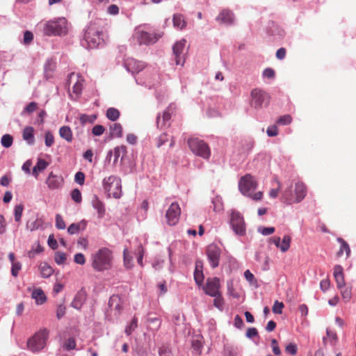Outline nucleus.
<instances>
[{
	"instance_id": "54",
	"label": "nucleus",
	"mask_w": 356,
	"mask_h": 356,
	"mask_svg": "<svg viewBox=\"0 0 356 356\" xmlns=\"http://www.w3.org/2000/svg\"><path fill=\"white\" fill-rule=\"evenodd\" d=\"M54 143V135L50 131L45 133V145L47 147H51Z\"/></svg>"
},
{
	"instance_id": "58",
	"label": "nucleus",
	"mask_w": 356,
	"mask_h": 356,
	"mask_svg": "<svg viewBox=\"0 0 356 356\" xmlns=\"http://www.w3.org/2000/svg\"><path fill=\"white\" fill-rule=\"evenodd\" d=\"M105 131L104 127L102 125L97 124L94 126L92 129V133L94 136H101Z\"/></svg>"
},
{
	"instance_id": "35",
	"label": "nucleus",
	"mask_w": 356,
	"mask_h": 356,
	"mask_svg": "<svg viewBox=\"0 0 356 356\" xmlns=\"http://www.w3.org/2000/svg\"><path fill=\"white\" fill-rule=\"evenodd\" d=\"M106 117L112 121L117 120L120 117V111L115 108H109L106 111Z\"/></svg>"
},
{
	"instance_id": "1",
	"label": "nucleus",
	"mask_w": 356,
	"mask_h": 356,
	"mask_svg": "<svg viewBox=\"0 0 356 356\" xmlns=\"http://www.w3.org/2000/svg\"><path fill=\"white\" fill-rule=\"evenodd\" d=\"M90 260L91 266L95 271L108 270L113 266V252L108 248H101L91 254Z\"/></svg>"
},
{
	"instance_id": "20",
	"label": "nucleus",
	"mask_w": 356,
	"mask_h": 356,
	"mask_svg": "<svg viewBox=\"0 0 356 356\" xmlns=\"http://www.w3.org/2000/svg\"><path fill=\"white\" fill-rule=\"evenodd\" d=\"M216 19L221 23L231 24L234 22V16L232 12L228 10H223L217 17Z\"/></svg>"
},
{
	"instance_id": "46",
	"label": "nucleus",
	"mask_w": 356,
	"mask_h": 356,
	"mask_svg": "<svg viewBox=\"0 0 356 356\" xmlns=\"http://www.w3.org/2000/svg\"><path fill=\"white\" fill-rule=\"evenodd\" d=\"M292 121V118L290 115H284L278 118L277 124L281 125L289 124Z\"/></svg>"
},
{
	"instance_id": "4",
	"label": "nucleus",
	"mask_w": 356,
	"mask_h": 356,
	"mask_svg": "<svg viewBox=\"0 0 356 356\" xmlns=\"http://www.w3.org/2000/svg\"><path fill=\"white\" fill-rule=\"evenodd\" d=\"M103 188L108 197L118 199L122 196L121 179L115 175L105 177L102 181Z\"/></svg>"
},
{
	"instance_id": "33",
	"label": "nucleus",
	"mask_w": 356,
	"mask_h": 356,
	"mask_svg": "<svg viewBox=\"0 0 356 356\" xmlns=\"http://www.w3.org/2000/svg\"><path fill=\"white\" fill-rule=\"evenodd\" d=\"M291 241V237L288 235H285L283 237L282 240V241L280 240V250L282 252H285L289 249Z\"/></svg>"
},
{
	"instance_id": "32",
	"label": "nucleus",
	"mask_w": 356,
	"mask_h": 356,
	"mask_svg": "<svg viewBox=\"0 0 356 356\" xmlns=\"http://www.w3.org/2000/svg\"><path fill=\"white\" fill-rule=\"evenodd\" d=\"M173 25L176 28L182 29L186 26V23L181 15L175 14L173 15Z\"/></svg>"
},
{
	"instance_id": "44",
	"label": "nucleus",
	"mask_w": 356,
	"mask_h": 356,
	"mask_svg": "<svg viewBox=\"0 0 356 356\" xmlns=\"http://www.w3.org/2000/svg\"><path fill=\"white\" fill-rule=\"evenodd\" d=\"M119 302H120V298H119L118 296H113L109 299L108 306L111 308L115 307V309L119 310L120 309Z\"/></svg>"
},
{
	"instance_id": "60",
	"label": "nucleus",
	"mask_w": 356,
	"mask_h": 356,
	"mask_svg": "<svg viewBox=\"0 0 356 356\" xmlns=\"http://www.w3.org/2000/svg\"><path fill=\"white\" fill-rule=\"evenodd\" d=\"M74 180L75 181L80 184V185H83L84 184V181H85V175L83 172H78L76 173L75 175V177H74Z\"/></svg>"
},
{
	"instance_id": "6",
	"label": "nucleus",
	"mask_w": 356,
	"mask_h": 356,
	"mask_svg": "<svg viewBox=\"0 0 356 356\" xmlns=\"http://www.w3.org/2000/svg\"><path fill=\"white\" fill-rule=\"evenodd\" d=\"M84 40L90 49L97 47L104 40L102 31L95 24H90L84 35Z\"/></svg>"
},
{
	"instance_id": "10",
	"label": "nucleus",
	"mask_w": 356,
	"mask_h": 356,
	"mask_svg": "<svg viewBox=\"0 0 356 356\" xmlns=\"http://www.w3.org/2000/svg\"><path fill=\"white\" fill-rule=\"evenodd\" d=\"M251 105L256 109L261 108L264 103L268 104V95L260 89H254L251 92Z\"/></svg>"
},
{
	"instance_id": "64",
	"label": "nucleus",
	"mask_w": 356,
	"mask_h": 356,
	"mask_svg": "<svg viewBox=\"0 0 356 356\" xmlns=\"http://www.w3.org/2000/svg\"><path fill=\"white\" fill-rule=\"evenodd\" d=\"M266 133L268 136H276L278 134L277 127L275 125L268 127Z\"/></svg>"
},
{
	"instance_id": "31",
	"label": "nucleus",
	"mask_w": 356,
	"mask_h": 356,
	"mask_svg": "<svg viewBox=\"0 0 356 356\" xmlns=\"http://www.w3.org/2000/svg\"><path fill=\"white\" fill-rule=\"evenodd\" d=\"M48 165L49 163L44 159H39L36 165L33 167V174L35 176V177H37L38 172L44 170L48 166Z\"/></svg>"
},
{
	"instance_id": "53",
	"label": "nucleus",
	"mask_w": 356,
	"mask_h": 356,
	"mask_svg": "<svg viewBox=\"0 0 356 356\" xmlns=\"http://www.w3.org/2000/svg\"><path fill=\"white\" fill-rule=\"evenodd\" d=\"M23 206L22 204H18L15 207V220L16 222H19L21 220L22 211H23Z\"/></svg>"
},
{
	"instance_id": "21",
	"label": "nucleus",
	"mask_w": 356,
	"mask_h": 356,
	"mask_svg": "<svg viewBox=\"0 0 356 356\" xmlns=\"http://www.w3.org/2000/svg\"><path fill=\"white\" fill-rule=\"evenodd\" d=\"M338 341L337 333L330 329L326 330V337L323 338V343L324 346H326L327 343L332 346H335Z\"/></svg>"
},
{
	"instance_id": "40",
	"label": "nucleus",
	"mask_w": 356,
	"mask_h": 356,
	"mask_svg": "<svg viewBox=\"0 0 356 356\" xmlns=\"http://www.w3.org/2000/svg\"><path fill=\"white\" fill-rule=\"evenodd\" d=\"M341 290V296L345 302H348L352 297V291L350 287L343 286Z\"/></svg>"
},
{
	"instance_id": "27",
	"label": "nucleus",
	"mask_w": 356,
	"mask_h": 356,
	"mask_svg": "<svg viewBox=\"0 0 356 356\" xmlns=\"http://www.w3.org/2000/svg\"><path fill=\"white\" fill-rule=\"evenodd\" d=\"M39 269L41 276L44 278H48L54 273L53 268L46 262L41 263Z\"/></svg>"
},
{
	"instance_id": "24",
	"label": "nucleus",
	"mask_w": 356,
	"mask_h": 356,
	"mask_svg": "<svg viewBox=\"0 0 356 356\" xmlns=\"http://www.w3.org/2000/svg\"><path fill=\"white\" fill-rule=\"evenodd\" d=\"M22 137L29 144L34 143V129L32 127H26L23 130Z\"/></svg>"
},
{
	"instance_id": "18",
	"label": "nucleus",
	"mask_w": 356,
	"mask_h": 356,
	"mask_svg": "<svg viewBox=\"0 0 356 356\" xmlns=\"http://www.w3.org/2000/svg\"><path fill=\"white\" fill-rule=\"evenodd\" d=\"M172 113V108L170 107H168L163 113L162 119H161L160 115H158L156 118L157 127L163 129L165 127L168 126V122L170 121L171 118Z\"/></svg>"
},
{
	"instance_id": "57",
	"label": "nucleus",
	"mask_w": 356,
	"mask_h": 356,
	"mask_svg": "<svg viewBox=\"0 0 356 356\" xmlns=\"http://www.w3.org/2000/svg\"><path fill=\"white\" fill-rule=\"evenodd\" d=\"M74 261L76 264L83 265L86 264V258L83 254L76 253L74 257Z\"/></svg>"
},
{
	"instance_id": "15",
	"label": "nucleus",
	"mask_w": 356,
	"mask_h": 356,
	"mask_svg": "<svg viewBox=\"0 0 356 356\" xmlns=\"http://www.w3.org/2000/svg\"><path fill=\"white\" fill-rule=\"evenodd\" d=\"M181 215V208L179 204L175 202H172L165 213V218L168 221H178Z\"/></svg>"
},
{
	"instance_id": "62",
	"label": "nucleus",
	"mask_w": 356,
	"mask_h": 356,
	"mask_svg": "<svg viewBox=\"0 0 356 356\" xmlns=\"http://www.w3.org/2000/svg\"><path fill=\"white\" fill-rule=\"evenodd\" d=\"M286 352L292 355H295L297 353V346L293 343L288 344L286 346Z\"/></svg>"
},
{
	"instance_id": "19",
	"label": "nucleus",
	"mask_w": 356,
	"mask_h": 356,
	"mask_svg": "<svg viewBox=\"0 0 356 356\" xmlns=\"http://www.w3.org/2000/svg\"><path fill=\"white\" fill-rule=\"evenodd\" d=\"M46 183L49 188L56 189L61 186L63 179L61 177H58L55 175L53 172H50Z\"/></svg>"
},
{
	"instance_id": "56",
	"label": "nucleus",
	"mask_w": 356,
	"mask_h": 356,
	"mask_svg": "<svg viewBox=\"0 0 356 356\" xmlns=\"http://www.w3.org/2000/svg\"><path fill=\"white\" fill-rule=\"evenodd\" d=\"M159 356H172L170 348L167 346H162L159 350Z\"/></svg>"
},
{
	"instance_id": "30",
	"label": "nucleus",
	"mask_w": 356,
	"mask_h": 356,
	"mask_svg": "<svg viewBox=\"0 0 356 356\" xmlns=\"http://www.w3.org/2000/svg\"><path fill=\"white\" fill-rule=\"evenodd\" d=\"M110 132L112 137L120 138L122 136V127L119 123H114L110 127Z\"/></svg>"
},
{
	"instance_id": "34",
	"label": "nucleus",
	"mask_w": 356,
	"mask_h": 356,
	"mask_svg": "<svg viewBox=\"0 0 356 356\" xmlns=\"http://www.w3.org/2000/svg\"><path fill=\"white\" fill-rule=\"evenodd\" d=\"M234 232L238 236H243L245 234V224H230Z\"/></svg>"
},
{
	"instance_id": "13",
	"label": "nucleus",
	"mask_w": 356,
	"mask_h": 356,
	"mask_svg": "<svg viewBox=\"0 0 356 356\" xmlns=\"http://www.w3.org/2000/svg\"><path fill=\"white\" fill-rule=\"evenodd\" d=\"M67 82L69 85L73 83L72 92L76 96H79L82 92L85 82L84 79L79 74L71 73L69 75Z\"/></svg>"
},
{
	"instance_id": "29",
	"label": "nucleus",
	"mask_w": 356,
	"mask_h": 356,
	"mask_svg": "<svg viewBox=\"0 0 356 356\" xmlns=\"http://www.w3.org/2000/svg\"><path fill=\"white\" fill-rule=\"evenodd\" d=\"M114 163H116L118 159L121 156L122 159L127 154V147L125 145H120L115 147L114 149Z\"/></svg>"
},
{
	"instance_id": "43",
	"label": "nucleus",
	"mask_w": 356,
	"mask_h": 356,
	"mask_svg": "<svg viewBox=\"0 0 356 356\" xmlns=\"http://www.w3.org/2000/svg\"><path fill=\"white\" fill-rule=\"evenodd\" d=\"M138 326V319L134 317L133 318L130 324L126 327L125 332L127 335H130L132 332Z\"/></svg>"
},
{
	"instance_id": "11",
	"label": "nucleus",
	"mask_w": 356,
	"mask_h": 356,
	"mask_svg": "<svg viewBox=\"0 0 356 356\" xmlns=\"http://www.w3.org/2000/svg\"><path fill=\"white\" fill-rule=\"evenodd\" d=\"M162 34L152 33L147 31L138 30L135 33V37L140 44H151L155 43Z\"/></svg>"
},
{
	"instance_id": "49",
	"label": "nucleus",
	"mask_w": 356,
	"mask_h": 356,
	"mask_svg": "<svg viewBox=\"0 0 356 356\" xmlns=\"http://www.w3.org/2000/svg\"><path fill=\"white\" fill-rule=\"evenodd\" d=\"M54 259L57 264H63L66 261V254L64 252H57L55 254Z\"/></svg>"
},
{
	"instance_id": "37",
	"label": "nucleus",
	"mask_w": 356,
	"mask_h": 356,
	"mask_svg": "<svg viewBox=\"0 0 356 356\" xmlns=\"http://www.w3.org/2000/svg\"><path fill=\"white\" fill-rule=\"evenodd\" d=\"M43 248L38 243L33 245L32 248L28 252V257L29 258H33L37 254L43 252Z\"/></svg>"
},
{
	"instance_id": "55",
	"label": "nucleus",
	"mask_w": 356,
	"mask_h": 356,
	"mask_svg": "<svg viewBox=\"0 0 356 356\" xmlns=\"http://www.w3.org/2000/svg\"><path fill=\"white\" fill-rule=\"evenodd\" d=\"M258 232L264 236H268L273 234L275 232V228L273 227H258Z\"/></svg>"
},
{
	"instance_id": "48",
	"label": "nucleus",
	"mask_w": 356,
	"mask_h": 356,
	"mask_svg": "<svg viewBox=\"0 0 356 356\" xmlns=\"http://www.w3.org/2000/svg\"><path fill=\"white\" fill-rule=\"evenodd\" d=\"M11 265V274L13 277H17L22 269V264L19 261H16Z\"/></svg>"
},
{
	"instance_id": "47",
	"label": "nucleus",
	"mask_w": 356,
	"mask_h": 356,
	"mask_svg": "<svg viewBox=\"0 0 356 356\" xmlns=\"http://www.w3.org/2000/svg\"><path fill=\"white\" fill-rule=\"evenodd\" d=\"M38 108V104L32 102L29 103L24 109L22 114L27 113L31 114L33 113Z\"/></svg>"
},
{
	"instance_id": "36",
	"label": "nucleus",
	"mask_w": 356,
	"mask_h": 356,
	"mask_svg": "<svg viewBox=\"0 0 356 356\" xmlns=\"http://www.w3.org/2000/svg\"><path fill=\"white\" fill-rule=\"evenodd\" d=\"M97 119V116L95 115H86V114H81L79 116V120L82 124H86V123H93Z\"/></svg>"
},
{
	"instance_id": "39",
	"label": "nucleus",
	"mask_w": 356,
	"mask_h": 356,
	"mask_svg": "<svg viewBox=\"0 0 356 356\" xmlns=\"http://www.w3.org/2000/svg\"><path fill=\"white\" fill-rule=\"evenodd\" d=\"M76 341L72 337H70L67 339H66L63 345V348L66 350H74L76 348Z\"/></svg>"
},
{
	"instance_id": "8",
	"label": "nucleus",
	"mask_w": 356,
	"mask_h": 356,
	"mask_svg": "<svg viewBox=\"0 0 356 356\" xmlns=\"http://www.w3.org/2000/svg\"><path fill=\"white\" fill-rule=\"evenodd\" d=\"M191 150L197 156L208 159L211 155L210 148L203 140L198 138H191L188 140Z\"/></svg>"
},
{
	"instance_id": "14",
	"label": "nucleus",
	"mask_w": 356,
	"mask_h": 356,
	"mask_svg": "<svg viewBox=\"0 0 356 356\" xmlns=\"http://www.w3.org/2000/svg\"><path fill=\"white\" fill-rule=\"evenodd\" d=\"M186 40H181V41L177 42L174 47H173V54L175 56V63L176 65H183L185 58L184 55L183 54L185 44H186Z\"/></svg>"
},
{
	"instance_id": "59",
	"label": "nucleus",
	"mask_w": 356,
	"mask_h": 356,
	"mask_svg": "<svg viewBox=\"0 0 356 356\" xmlns=\"http://www.w3.org/2000/svg\"><path fill=\"white\" fill-rule=\"evenodd\" d=\"M164 262V259L156 258L152 263V267L156 270H160L163 268Z\"/></svg>"
},
{
	"instance_id": "38",
	"label": "nucleus",
	"mask_w": 356,
	"mask_h": 356,
	"mask_svg": "<svg viewBox=\"0 0 356 356\" xmlns=\"http://www.w3.org/2000/svg\"><path fill=\"white\" fill-rule=\"evenodd\" d=\"M230 222H243V217L240 212L232 210L230 212Z\"/></svg>"
},
{
	"instance_id": "7",
	"label": "nucleus",
	"mask_w": 356,
	"mask_h": 356,
	"mask_svg": "<svg viewBox=\"0 0 356 356\" xmlns=\"http://www.w3.org/2000/svg\"><path fill=\"white\" fill-rule=\"evenodd\" d=\"M67 20L59 18L56 21H49L44 24V33L47 35H61L67 31Z\"/></svg>"
},
{
	"instance_id": "17",
	"label": "nucleus",
	"mask_w": 356,
	"mask_h": 356,
	"mask_svg": "<svg viewBox=\"0 0 356 356\" xmlns=\"http://www.w3.org/2000/svg\"><path fill=\"white\" fill-rule=\"evenodd\" d=\"M343 271V269L340 265H336L334 268L333 275L338 289H342L346 285Z\"/></svg>"
},
{
	"instance_id": "28",
	"label": "nucleus",
	"mask_w": 356,
	"mask_h": 356,
	"mask_svg": "<svg viewBox=\"0 0 356 356\" xmlns=\"http://www.w3.org/2000/svg\"><path fill=\"white\" fill-rule=\"evenodd\" d=\"M92 206L97 211L98 217L102 218L105 214V207L104 203L100 201L97 197L92 200Z\"/></svg>"
},
{
	"instance_id": "63",
	"label": "nucleus",
	"mask_w": 356,
	"mask_h": 356,
	"mask_svg": "<svg viewBox=\"0 0 356 356\" xmlns=\"http://www.w3.org/2000/svg\"><path fill=\"white\" fill-rule=\"evenodd\" d=\"M66 308L63 305H59L56 309V317L60 319L65 314Z\"/></svg>"
},
{
	"instance_id": "22",
	"label": "nucleus",
	"mask_w": 356,
	"mask_h": 356,
	"mask_svg": "<svg viewBox=\"0 0 356 356\" xmlns=\"http://www.w3.org/2000/svg\"><path fill=\"white\" fill-rule=\"evenodd\" d=\"M31 297L35 300L37 305H42L47 300V297L44 291L40 288L33 290L31 293Z\"/></svg>"
},
{
	"instance_id": "52",
	"label": "nucleus",
	"mask_w": 356,
	"mask_h": 356,
	"mask_svg": "<svg viewBox=\"0 0 356 356\" xmlns=\"http://www.w3.org/2000/svg\"><path fill=\"white\" fill-rule=\"evenodd\" d=\"M212 202L213 204V209H214V211H221L222 209L223 204H222V202L221 201V199L219 197H216L213 200Z\"/></svg>"
},
{
	"instance_id": "26",
	"label": "nucleus",
	"mask_w": 356,
	"mask_h": 356,
	"mask_svg": "<svg viewBox=\"0 0 356 356\" xmlns=\"http://www.w3.org/2000/svg\"><path fill=\"white\" fill-rule=\"evenodd\" d=\"M337 241L340 243V248L339 252H337V256H342L343 252H345L346 257H349L350 255V248L349 245L341 237H338Z\"/></svg>"
},
{
	"instance_id": "16",
	"label": "nucleus",
	"mask_w": 356,
	"mask_h": 356,
	"mask_svg": "<svg viewBox=\"0 0 356 356\" xmlns=\"http://www.w3.org/2000/svg\"><path fill=\"white\" fill-rule=\"evenodd\" d=\"M204 278L203 263L200 260H197L195 262V268L194 270V280L199 287L203 285Z\"/></svg>"
},
{
	"instance_id": "12",
	"label": "nucleus",
	"mask_w": 356,
	"mask_h": 356,
	"mask_svg": "<svg viewBox=\"0 0 356 356\" xmlns=\"http://www.w3.org/2000/svg\"><path fill=\"white\" fill-rule=\"evenodd\" d=\"M206 253L211 266L216 268L219 265L220 248L216 245L210 244L207 248Z\"/></svg>"
},
{
	"instance_id": "5",
	"label": "nucleus",
	"mask_w": 356,
	"mask_h": 356,
	"mask_svg": "<svg viewBox=\"0 0 356 356\" xmlns=\"http://www.w3.org/2000/svg\"><path fill=\"white\" fill-rule=\"evenodd\" d=\"M49 337V332L46 329L40 330L27 341V348L32 353H38L42 350Z\"/></svg>"
},
{
	"instance_id": "9",
	"label": "nucleus",
	"mask_w": 356,
	"mask_h": 356,
	"mask_svg": "<svg viewBox=\"0 0 356 356\" xmlns=\"http://www.w3.org/2000/svg\"><path fill=\"white\" fill-rule=\"evenodd\" d=\"M204 293L209 296H216L220 293V280L218 277H209L207 280L206 284L201 286Z\"/></svg>"
},
{
	"instance_id": "50",
	"label": "nucleus",
	"mask_w": 356,
	"mask_h": 356,
	"mask_svg": "<svg viewBox=\"0 0 356 356\" xmlns=\"http://www.w3.org/2000/svg\"><path fill=\"white\" fill-rule=\"evenodd\" d=\"M71 197L72 199L76 203H80L82 200L81 193L77 188H75L72 191Z\"/></svg>"
},
{
	"instance_id": "3",
	"label": "nucleus",
	"mask_w": 356,
	"mask_h": 356,
	"mask_svg": "<svg viewBox=\"0 0 356 356\" xmlns=\"http://www.w3.org/2000/svg\"><path fill=\"white\" fill-rule=\"evenodd\" d=\"M307 193V188L304 183L298 181L295 184L294 195L291 188L286 189L282 195V201L288 204L301 202Z\"/></svg>"
},
{
	"instance_id": "61",
	"label": "nucleus",
	"mask_w": 356,
	"mask_h": 356,
	"mask_svg": "<svg viewBox=\"0 0 356 356\" xmlns=\"http://www.w3.org/2000/svg\"><path fill=\"white\" fill-rule=\"evenodd\" d=\"M33 40V35L31 31H26L24 33V43L29 44Z\"/></svg>"
},
{
	"instance_id": "25",
	"label": "nucleus",
	"mask_w": 356,
	"mask_h": 356,
	"mask_svg": "<svg viewBox=\"0 0 356 356\" xmlns=\"http://www.w3.org/2000/svg\"><path fill=\"white\" fill-rule=\"evenodd\" d=\"M60 136L68 143H71L73 140V134L72 129L68 126H63L59 129Z\"/></svg>"
},
{
	"instance_id": "41",
	"label": "nucleus",
	"mask_w": 356,
	"mask_h": 356,
	"mask_svg": "<svg viewBox=\"0 0 356 356\" xmlns=\"http://www.w3.org/2000/svg\"><path fill=\"white\" fill-rule=\"evenodd\" d=\"M214 298L213 305L220 310H222L224 308V300L221 293H218L216 296H212Z\"/></svg>"
},
{
	"instance_id": "51",
	"label": "nucleus",
	"mask_w": 356,
	"mask_h": 356,
	"mask_svg": "<svg viewBox=\"0 0 356 356\" xmlns=\"http://www.w3.org/2000/svg\"><path fill=\"white\" fill-rule=\"evenodd\" d=\"M284 308V304L278 300H276L273 306V312L275 314H280L282 312V309Z\"/></svg>"
},
{
	"instance_id": "2",
	"label": "nucleus",
	"mask_w": 356,
	"mask_h": 356,
	"mask_svg": "<svg viewBox=\"0 0 356 356\" xmlns=\"http://www.w3.org/2000/svg\"><path fill=\"white\" fill-rule=\"evenodd\" d=\"M257 185L254 177L250 174H247L241 178L238 188L243 195L250 197L254 201H259L263 197V192L254 193Z\"/></svg>"
},
{
	"instance_id": "45",
	"label": "nucleus",
	"mask_w": 356,
	"mask_h": 356,
	"mask_svg": "<svg viewBox=\"0 0 356 356\" xmlns=\"http://www.w3.org/2000/svg\"><path fill=\"white\" fill-rule=\"evenodd\" d=\"M124 263L127 268H130L132 266L131 257L129 255L128 248H124L123 251Z\"/></svg>"
},
{
	"instance_id": "42",
	"label": "nucleus",
	"mask_w": 356,
	"mask_h": 356,
	"mask_svg": "<svg viewBox=\"0 0 356 356\" xmlns=\"http://www.w3.org/2000/svg\"><path fill=\"white\" fill-rule=\"evenodd\" d=\"M13 137L9 134H5L1 138V145L4 147H10L13 144Z\"/></svg>"
},
{
	"instance_id": "23",
	"label": "nucleus",
	"mask_w": 356,
	"mask_h": 356,
	"mask_svg": "<svg viewBox=\"0 0 356 356\" xmlns=\"http://www.w3.org/2000/svg\"><path fill=\"white\" fill-rule=\"evenodd\" d=\"M85 300H86L85 293L82 291H79L75 295V296L71 303V305L72 307H74L76 309H80L81 307H82L83 302H85Z\"/></svg>"
}]
</instances>
